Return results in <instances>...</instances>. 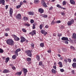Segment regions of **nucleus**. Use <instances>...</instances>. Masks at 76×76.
<instances>
[{
  "mask_svg": "<svg viewBox=\"0 0 76 76\" xmlns=\"http://www.w3.org/2000/svg\"><path fill=\"white\" fill-rule=\"evenodd\" d=\"M68 62H69V63H71V59L70 58H68Z\"/></svg>",
  "mask_w": 76,
  "mask_h": 76,
  "instance_id": "79ce46f5",
  "label": "nucleus"
},
{
  "mask_svg": "<svg viewBox=\"0 0 76 76\" xmlns=\"http://www.w3.org/2000/svg\"><path fill=\"white\" fill-rule=\"evenodd\" d=\"M39 12H40V13H42L44 12V10H43L42 9L39 8Z\"/></svg>",
  "mask_w": 76,
  "mask_h": 76,
  "instance_id": "dca6fc26",
  "label": "nucleus"
},
{
  "mask_svg": "<svg viewBox=\"0 0 76 76\" xmlns=\"http://www.w3.org/2000/svg\"><path fill=\"white\" fill-rule=\"evenodd\" d=\"M28 14L29 15H33L34 14V12H28Z\"/></svg>",
  "mask_w": 76,
  "mask_h": 76,
  "instance_id": "aec40b11",
  "label": "nucleus"
},
{
  "mask_svg": "<svg viewBox=\"0 0 76 76\" xmlns=\"http://www.w3.org/2000/svg\"><path fill=\"white\" fill-rule=\"evenodd\" d=\"M70 3L72 4H75V2L73 0H70Z\"/></svg>",
  "mask_w": 76,
  "mask_h": 76,
  "instance_id": "a211bd4d",
  "label": "nucleus"
},
{
  "mask_svg": "<svg viewBox=\"0 0 76 76\" xmlns=\"http://www.w3.org/2000/svg\"><path fill=\"white\" fill-rule=\"evenodd\" d=\"M74 22H75V20H72L70 21H68L67 23L68 25V26L71 25L72 24L74 23Z\"/></svg>",
  "mask_w": 76,
  "mask_h": 76,
  "instance_id": "39448f33",
  "label": "nucleus"
},
{
  "mask_svg": "<svg viewBox=\"0 0 76 76\" xmlns=\"http://www.w3.org/2000/svg\"><path fill=\"white\" fill-rule=\"evenodd\" d=\"M47 34H48V32L45 31L44 33V34H44L45 36V35H47Z\"/></svg>",
  "mask_w": 76,
  "mask_h": 76,
  "instance_id": "58836bf2",
  "label": "nucleus"
},
{
  "mask_svg": "<svg viewBox=\"0 0 76 76\" xmlns=\"http://www.w3.org/2000/svg\"><path fill=\"white\" fill-rule=\"evenodd\" d=\"M25 26H30V25L28 24V23H26V24H25Z\"/></svg>",
  "mask_w": 76,
  "mask_h": 76,
  "instance_id": "c03bdc74",
  "label": "nucleus"
},
{
  "mask_svg": "<svg viewBox=\"0 0 76 76\" xmlns=\"http://www.w3.org/2000/svg\"><path fill=\"white\" fill-rule=\"evenodd\" d=\"M23 72L24 73V76H26V73L28 72V71H27V69L25 68H23Z\"/></svg>",
  "mask_w": 76,
  "mask_h": 76,
  "instance_id": "9d476101",
  "label": "nucleus"
},
{
  "mask_svg": "<svg viewBox=\"0 0 76 76\" xmlns=\"http://www.w3.org/2000/svg\"><path fill=\"white\" fill-rule=\"evenodd\" d=\"M45 31L44 30H42L41 31V32L42 34H44V32H45Z\"/></svg>",
  "mask_w": 76,
  "mask_h": 76,
  "instance_id": "7c9ffc66",
  "label": "nucleus"
},
{
  "mask_svg": "<svg viewBox=\"0 0 76 76\" xmlns=\"http://www.w3.org/2000/svg\"><path fill=\"white\" fill-rule=\"evenodd\" d=\"M45 28H48V27H49V26H48V25H46V26H45Z\"/></svg>",
  "mask_w": 76,
  "mask_h": 76,
  "instance_id": "3c124183",
  "label": "nucleus"
},
{
  "mask_svg": "<svg viewBox=\"0 0 76 76\" xmlns=\"http://www.w3.org/2000/svg\"><path fill=\"white\" fill-rule=\"evenodd\" d=\"M29 35H31V36H34V35H36V31L34 30L32 31V32L29 33Z\"/></svg>",
  "mask_w": 76,
  "mask_h": 76,
  "instance_id": "423d86ee",
  "label": "nucleus"
},
{
  "mask_svg": "<svg viewBox=\"0 0 76 76\" xmlns=\"http://www.w3.org/2000/svg\"><path fill=\"white\" fill-rule=\"evenodd\" d=\"M61 15H63V16H64V15H65L64 13V12H61Z\"/></svg>",
  "mask_w": 76,
  "mask_h": 76,
  "instance_id": "13d9d810",
  "label": "nucleus"
},
{
  "mask_svg": "<svg viewBox=\"0 0 76 76\" xmlns=\"http://www.w3.org/2000/svg\"><path fill=\"white\" fill-rule=\"evenodd\" d=\"M61 39L62 41H69V40L68 39V38L67 37H63L61 38Z\"/></svg>",
  "mask_w": 76,
  "mask_h": 76,
  "instance_id": "9b49d317",
  "label": "nucleus"
},
{
  "mask_svg": "<svg viewBox=\"0 0 76 76\" xmlns=\"http://www.w3.org/2000/svg\"><path fill=\"white\" fill-rule=\"evenodd\" d=\"M57 7H58V8H61V7L59 4H57Z\"/></svg>",
  "mask_w": 76,
  "mask_h": 76,
  "instance_id": "e433bc0d",
  "label": "nucleus"
},
{
  "mask_svg": "<svg viewBox=\"0 0 76 76\" xmlns=\"http://www.w3.org/2000/svg\"><path fill=\"white\" fill-rule=\"evenodd\" d=\"M72 37L74 39H76V34H73L72 35Z\"/></svg>",
  "mask_w": 76,
  "mask_h": 76,
  "instance_id": "393cba45",
  "label": "nucleus"
},
{
  "mask_svg": "<svg viewBox=\"0 0 76 76\" xmlns=\"http://www.w3.org/2000/svg\"><path fill=\"white\" fill-rule=\"evenodd\" d=\"M22 31L23 32H26V30L25 29H22Z\"/></svg>",
  "mask_w": 76,
  "mask_h": 76,
  "instance_id": "c9c22d12",
  "label": "nucleus"
},
{
  "mask_svg": "<svg viewBox=\"0 0 76 76\" xmlns=\"http://www.w3.org/2000/svg\"><path fill=\"white\" fill-rule=\"evenodd\" d=\"M25 52L26 53L28 56L30 57H32V53L31 52L30 50H26Z\"/></svg>",
  "mask_w": 76,
  "mask_h": 76,
  "instance_id": "7ed1b4c3",
  "label": "nucleus"
},
{
  "mask_svg": "<svg viewBox=\"0 0 76 76\" xmlns=\"http://www.w3.org/2000/svg\"><path fill=\"white\" fill-rule=\"evenodd\" d=\"M30 22L31 23H33L34 22V20L32 19H31L30 20Z\"/></svg>",
  "mask_w": 76,
  "mask_h": 76,
  "instance_id": "473e14b6",
  "label": "nucleus"
},
{
  "mask_svg": "<svg viewBox=\"0 0 76 76\" xmlns=\"http://www.w3.org/2000/svg\"><path fill=\"white\" fill-rule=\"evenodd\" d=\"M66 2L65 1H64L63 2V5L64 6L65 5H66Z\"/></svg>",
  "mask_w": 76,
  "mask_h": 76,
  "instance_id": "c756f323",
  "label": "nucleus"
},
{
  "mask_svg": "<svg viewBox=\"0 0 76 76\" xmlns=\"http://www.w3.org/2000/svg\"><path fill=\"white\" fill-rule=\"evenodd\" d=\"M34 3H35V4H38V3H39V1L38 0H35L34 1Z\"/></svg>",
  "mask_w": 76,
  "mask_h": 76,
  "instance_id": "412c9836",
  "label": "nucleus"
},
{
  "mask_svg": "<svg viewBox=\"0 0 76 76\" xmlns=\"http://www.w3.org/2000/svg\"><path fill=\"white\" fill-rule=\"evenodd\" d=\"M36 58L37 60H38V61H39V59L40 58V57L39 55L37 56Z\"/></svg>",
  "mask_w": 76,
  "mask_h": 76,
  "instance_id": "b1692460",
  "label": "nucleus"
},
{
  "mask_svg": "<svg viewBox=\"0 0 76 76\" xmlns=\"http://www.w3.org/2000/svg\"><path fill=\"white\" fill-rule=\"evenodd\" d=\"M6 42L7 44L9 45H12L13 46L15 44V42L11 39H8L6 40Z\"/></svg>",
  "mask_w": 76,
  "mask_h": 76,
  "instance_id": "f03ea898",
  "label": "nucleus"
},
{
  "mask_svg": "<svg viewBox=\"0 0 76 76\" xmlns=\"http://www.w3.org/2000/svg\"><path fill=\"white\" fill-rule=\"evenodd\" d=\"M53 68L55 69H56V66H53Z\"/></svg>",
  "mask_w": 76,
  "mask_h": 76,
  "instance_id": "69168bd1",
  "label": "nucleus"
},
{
  "mask_svg": "<svg viewBox=\"0 0 76 76\" xmlns=\"http://www.w3.org/2000/svg\"><path fill=\"white\" fill-rule=\"evenodd\" d=\"M20 42L21 43L23 42H25V41H26V39H25V37L23 36H21L20 37Z\"/></svg>",
  "mask_w": 76,
  "mask_h": 76,
  "instance_id": "0eeeda50",
  "label": "nucleus"
},
{
  "mask_svg": "<svg viewBox=\"0 0 76 76\" xmlns=\"http://www.w3.org/2000/svg\"><path fill=\"white\" fill-rule=\"evenodd\" d=\"M12 69L13 70H16V67H15V66H13L12 67Z\"/></svg>",
  "mask_w": 76,
  "mask_h": 76,
  "instance_id": "603ef678",
  "label": "nucleus"
},
{
  "mask_svg": "<svg viewBox=\"0 0 76 76\" xmlns=\"http://www.w3.org/2000/svg\"><path fill=\"white\" fill-rule=\"evenodd\" d=\"M20 7H21L20 5H19L16 6V8H17V9H19V8H20Z\"/></svg>",
  "mask_w": 76,
  "mask_h": 76,
  "instance_id": "f704fd0d",
  "label": "nucleus"
},
{
  "mask_svg": "<svg viewBox=\"0 0 76 76\" xmlns=\"http://www.w3.org/2000/svg\"><path fill=\"white\" fill-rule=\"evenodd\" d=\"M4 35H5L6 37H7V36H8V34L7 33H6Z\"/></svg>",
  "mask_w": 76,
  "mask_h": 76,
  "instance_id": "6e6d98bb",
  "label": "nucleus"
},
{
  "mask_svg": "<svg viewBox=\"0 0 76 76\" xmlns=\"http://www.w3.org/2000/svg\"><path fill=\"white\" fill-rule=\"evenodd\" d=\"M60 71L61 72H63L64 71V70L63 69H60Z\"/></svg>",
  "mask_w": 76,
  "mask_h": 76,
  "instance_id": "09e8293b",
  "label": "nucleus"
},
{
  "mask_svg": "<svg viewBox=\"0 0 76 76\" xmlns=\"http://www.w3.org/2000/svg\"><path fill=\"white\" fill-rule=\"evenodd\" d=\"M42 4L44 7H47V5L45 3L44 1L43 0L42 1Z\"/></svg>",
  "mask_w": 76,
  "mask_h": 76,
  "instance_id": "f8f14e48",
  "label": "nucleus"
},
{
  "mask_svg": "<svg viewBox=\"0 0 76 76\" xmlns=\"http://www.w3.org/2000/svg\"><path fill=\"white\" fill-rule=\"evenodd\" d=\"M12 36L13 37H14V39L15 41H19L20 39H19V37H17V36H16L15 35H12Z\"/></svg>",
  "mask_w": 76,
  "mask_h": 76,
  "instance_id": "20e7f679",
  "label": "nucleus"
},
{
  "mask_svg": "<svg viewBox=\"0 0 76 76\" xmlns=\"http://www.w3.org/2000/svg\"><path fill=\"white\" fill-rule=\"evenodd\" d=\"M36 25H37V23H34L33 24V26H35Z\"/></svg>",
  "mask_w": 76,
  "mask_h": 76,
  "instance_id": "e2e57ef3",
  "label": "nucleus"
},
{
  "mask_svg": "<svg viewBox=\"0 0 76 76\" xmlns=\"http://www.w3.org/2000/svg\"><path fill=\"white\" fill-rule=\"evenodd\" d=\"M48 53H51V50H48Z\"/></svg>",
  "mask_w": 76,
  "mask_h": 76,
  "instance_id": "338daca9",
  "label": "nucleus"
},
{
  "mask_svg": "<svg viewBox=\"0 0 76 76\" xmlns=\"http://www.w3.org/2000/svg\"><path fill=\"white\" fill-rule=\"evenodd\" d=\"M40 29H42V26L41 25H40L39 26Z\"/></svg>",
  "mask_w": 76,
  "mask_h": 76,
  "instance_id": "864d4df0",
  "label": "nucleus"
},
{
  "mask_svg": "<svg viewBox=\"0 0 76 76\" xmlns=\"http://www.w3.org/2000/svg\"><path fill=\"white\" fill-rule=\"evenodd\" d=\"M53 36H56L57 35V34H56V33H54L53 34Z\"/></svg>",
  "mask_w": 76,
  "mask_h": 76,
  "instance_id": "774afa93",
  "label": "nucleus"
},
{
  "mask_svg": "<svg viewBox=\"0 0 76 76\" xmlns=\"http://www.w3.org/2000/svg\"><path fill=\"white\" fill-rule=\"evenodd\" d=\"M9 72H10L9 70L7 69H5L3 71V73H7Z\"/></svg>",
  "mask_w": 76,
  "mask_h": 76,
  "instance_id": "ddd939ff",
  "label": "nucleus"
},
{
  "mask_svg": "<svg viewBox=\"0 0 76 76\" xmlns=\"http://www.w3.org/2000/svg\"><path fill=\"white\" fill-rule=\"evenodd\" d=\"M64 61H65V63H67L68 62V61L66 59V58H65L64 60Z\"/></svg>",
  "mask_w": 76,
  "mask_h": 76,
  "instance_id": "a19ab883",
  "label": "nucleus"
},
{
  "mask_svg": "<svg viewBox=\"0 0 76 76\" xmlns=\"http://www.w3.org/2000/svg\"><path fill=\"white\" fill-rule=\"evenodd\" d=\"M4 0H0V4H2V5H4L5 3Z\"/></svg>",
  "mask_w": 76,
  "mask_h": 76,
  "instance_id": "4468645a",
  "label": "nucleus"
},
{
  "mask_svg": "<svg viewBox=\"0 0 76 76\" xmlns=\"http://www.w3.org/2000/svg\"><path fill=\"white\" fill-rule=\"evenodd\" d=\"M72 66L73 68H75L76 69V63H73Z\"/></svg>",
  "mask_w": 76,
  "mask_h": 76,
  "instance_id": "f3484780",
  "label": "nucleus"
},
{
  "mask_svg": "<svg viewBox=\"0 0 76 76\" xmlns=\"http://www.w3.org/2000/svg\"><path fill=\"white\" fill-rule=\"evenodd\" d=\"M56 23H61V21L60 20H57L56 21Z\"/></svg>",
  "mask_w": 76,
  "mask_h": 76,
  "instance_id": "72a5a7b5",
  "label": "nucleus"
},
{
  "mask_svg": "<svg viewBox=\"0 0 76 76\" xmlns=\"http://www.w3.org/2000/svg\"><path fill=\"white\" fill-rule=\"evenodd\" d=\"M5 31H9V29H5Z\"/></svg>",
  "mask_w": 76,
  "mask_h": 76,
  "instance_id": "0e129e2a",
  "label": "nucleus"
},
{
  "mask_svg": "<svg viewBox=\"0 0 76 76\" xmlns=\"http://www.w3.org/2000/svg\"><path fill=\"white\" fill-rule=\"evenodd\" d=\"M39 66H42V62H40L39 63Z\"/></svg>",
  "mask_w": 76,
  "mask_h": 76,
  "instance_id": "2f4dec72",
  "label": "nucleus"
},
{
  "mask_svg": "<svg viewBox=\"0 0 76 76\" xmlns=\"http://www.w3.org/2000/svg\"><path fill=\"white\" fill-rule=\"evenodd\" d=\"M62 35V34H61L58 33V37H61Z\"/></svg>",
  "mask_w": 76,
  "mask_h": 76,
  "instance_id": "4c0bfd02",
  "label": "nucleus"
},
{
  "mask_svg": "<svg viewBox=\"0 0 76 76\" xmlns=\"http://www.w3.org/2000/svg\"><path fill=\"white\" fill-rule=\"evenodd\" d=\"M70 47V48H71L72 50H75V48H74V47H73V46H71Z\"/></svg>",
  "mask_w": 76,
  "mask_h": 76,
  "instance_id": "ea45409f",
  "label": "nucleus"
},
{
  "mask_svg": "<svg viewBox=\"0 0 76 76\" xmlns=\"http://www.w3.org/2000/svg\"><path fill=\"white\" fill-rule=\"evenodd\" d=\"M3 50L1 49H0V53H3Z\"/></svg>",
  "mask_w": 76,
  "mask_h": 76,
  "instance_id": "a18cd8bd",
  "label": "nucleus"
},
{
  "mask_svg": "<svg viewBox=\"0 0 76 76\" xmlns=\"http://www.w3.org/2000/svg\"><path fill=\"white\" fill-rule=\"evenodd\" d=\"M51 72L52 73H54L55 74L56 73V71L54 69H52V70Z\"/></svg>",
  "mask_w": 76,
  "mask_h": 76,
  "instance_id": "4be33fe9",
  "label": "nucleus"
},
{
  "mask_svg": "<svg viewBox=\"0 0 76 76\" xmlns=\"http://www.w3.org/2000/svg\"><path fill=\"white\" fill-rule=\"evenodd\" d=\"M20 6H22V4H23V2H22L21 1L20 2Z\"/></svg>",
  "mask_w": 76,
  "mask_h": 76,
  "instance_id": "8fccbe9b",
  "label": "nucleus"
},
{
  "mask_svg": "<svg viewBox=\"0 0 76 76\" xmlns=\"http://www.w3.org/2000/svg\"><path fill=\"white\" fill-rule=\"evenodd\" d=\"M31 46L33 47V48H34V44H31Z\"/></svg>",
  "mask_w": 76,
  "mask_h": 76,
  "instance_id": "4d7b16f0",
  "label": "nucleus"
},
{
  "mask_svg": "<svg viewBox=\"0 0 76 76\" xmlns=\"http://www.w3.org/2000/svg\"><path fill=\"white\" fill-rule=\"evenodd\" d=\"M27 60L28 61H31V58H27Z\"/></svg>",
  "mask_w": 76,
  "mask_h": 76,
  "instance_id": "c85d7f7f",
  "label": "nucleus"
},
{
  "mask_svg": "<svg viewBox=\"0 0 76 76\" xmlns=\"http://www.w3.org/2000/svg\"><path fill=\"white\" fill-rule=\"evenodd\" d=\"M53 9V7H51L50 8H49V10H51L52 9Z\"/></svg>",
  "mask_w": 76,
  "mask_h": 76,
  "instance_id": "49530a36",
  "label": "nucleus"
},
{
  "mask_svg": "<svg viewBox=\"0 0 76 76\" xmlns=\"http://www.w3.org/2000/svg\"><path fill=\"white\" fill-rule=\"evenodd\" d=\"M64 42L66 44H68L69 42H68V41H65Z\"/></svg>",
  "mask_w": 76,
  "mask_h": 76,
  "instance_id": "de8ad7c7",
  "label": "nucleus"
},
{
  "mask_svg": "<svg viewBox=\"0 0 76 76\" xmlns=\"http://www.w3.org/2000/svg\"><path fill=\"white\" fill-rule=\"evenodd\" d=\"M54 23H55V22L54 21H53L52 22V23H51V24L52 25H54Z\"/></svg>",
  "mask_w": 76,
  "mask_h": 76,
  "instance_id": "bf43d9fd",
  "label": "nucleus"
},
{
  "mask_svg": "<svg viewBox=\"0 0 76 76\" xmlns=\"http://www.w3.org/2000/svg\"><path fill=\"white\" fill-rule=\"evenodd\" d=\"M64 26H61V29H64Z\"/></svg>",
  "mask_w": 76,
  "mask_h": 76,
  "instance_id": "680f3d73",
  "label": "nucleus"
},
{
  "mask_svg": "<svg viewBox=\"0 0 76 76\" xmlns=\"http://www.w3.org/2000/svg\"><path fill=\"white\" fill-rule=\"evenodd\" d=\"M16 19H17L20 20V19H21V15L20 14H18L16 15Z\"/></svg>",
  "mask_w": 76,
  "mask_h": 76,
  "instance_id": "6e6552de",
  "label": "nucleus"
},
{
  "mask_svg": "<svg viewBox=\"0 0 76 76\" xmlns=\"http://www.w3.org/2000/svg\"><path fill=\"white\" fill-rule=\"evenodd\" d=\"M21 51V49L20 48L17 49V50H15V52H14L15 55H13L12 57V59L15 60V59H16V56H18V52H20Z\"/></svg>",
  "mask_w": 76,
  "mask_h": 76,
  "instance_id": "f257e3e1",
  "label": "nucleus"
},
{
  "mask_svg": "<svg viewBox=\"0 0 76 76\" xmlns=\"http://www.w3.org/2000/svg\"><path fill=\"white\" fill-rule=\"evenodd\" d=\"M9 58H6L5 62L7 63L8 61H9Z\"/></svg>",
  "mask_w": 76,
  "mask_h": 76,
  "instance_id": "5701e85b",
  "label": "nucleus"
},
{
  "mask_svg": "<svg viewBox=\"0 0 76 76\" xmlns=\"http://www.w3.org/2000/svg\"><path fill=\"white\" fill-rule=\"evenodd\" d=\"M73 62H76V58H74L73 59Z\"/></svg>",
  "mask_w": 76,
  "mask_h": 76,
  "instance_id": "37998d69",
  "label": "nucleus"
},
{
  "mask_svg": "<svg viewBox=\"0 0 76 76\" xmlns=\"http://www.w3.org/2000/svg\"><path fill=\"white\" fill-rule=\"evenodd\" d=\"M40 46L41 47H44V43H42L40 44Z\"/></svg>",
  "mask_w": 76,
  "mask_h": 76,
  "instance_id": "a878e982",
  "label": "nucleus"
},
{
  "mask_svg": "<svg viewBox=\"0 0 76 76\" xmlns=\"http://www.w3.org/2000/svg\"><path fill=\"white\" fill-rule=\"evenodd\" d=\"M10 66H11V67H13V64H10Z\"/></svg>",
  "mask_w": 76,
  "mask_h": 76,
  "instance_id": "5fc2aeb1",
  "label": "nucleus"
},
{
  "mask_svg": "<svg viewBox=\"0 0 76 76\" xmlns=\"http://www.w3.org/2000/svg\"><path fill=\"white\" fill-rule=\"evenodd\" d=\"M58 64L60 65V67H63V65H62V62H61V61H59L58 63Z\"/></svg>",
  "mask_w": 76,
  "mask_h": 76,
  "instance_id": "6ab92c4d",
  "label": "nucleus"
},
{
  "mask_svg": "<svg viewBox=\"0 0 76 76\" xmlns=\"http://www.w3.org/2000/svg\"><path fill=\"white\" fill-rule=\"evenodd\" d=\"M42 17H43V18H46L48 17V16L47 15H42Z\"/></svg>",
  "mask_w": 76,
  "mask_h": 76,
  "instance_id": "cd10ccee",
  "label": "nucleus"
},
{
  "mask_svg": "<svg viewBox=\"0 0 76 76\" xmlns=\"http://www.w3.org/2000/svg\"><path fill=\"white\" fill-rule=\"evenodd\" d=\"M22 74V71L18 72L15 74V75H17V76H20Z\"/></svg>",
  "mask_w": 76,
  "mask_h": 76,
  "instance_id": "2eb2a0df",
  "label": "nucleus"
},
{
  "mask_svg": "<svg viewBox=\"0 0 76 76\" xmlns=\"http://www.w3.org/2000/svg\"><path fill=\"white\" fill-rule=\"evenodd\" d=\"M6 10H7V9H8V5H7L6 6Z\"/></svg>",
  "mask_w": 76,
  "mask_h": 76,
  "instance_id": "052dcab7",
  "label": "nucleus"
},
{
  "mask_svg": "<svg viewBox=\"0 0 76 76\" xmlns=\"http://www.w3.org/2000/svg\"><path fill=\"white\" fill-rule=\"evenodd\" d=\"M24 20H25V21H26L28 20V18L26 17H24Z\"/></svg>",
  "mask_w": 76,
  "mask_h": 76,
  "instance_id": "bb28decb",
  "label": "nucleus"
},
{
  "mask_svg": "<svg viewBox=\"0 0 76 76\" xmlns=\"http://www.w3.org/2000/svg\"><path fill=\"white\" fill-rule=\"evenodd\" d=\"M13 9L12 8H10V15L11 17H12V14H13Z\"/></svg>",
  "mask_w": 76,
  "mask_h": 76,
  "instance_id": "1a4fd4ad",
  "label": "nucleus"
}]
</instances>
